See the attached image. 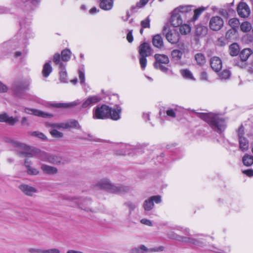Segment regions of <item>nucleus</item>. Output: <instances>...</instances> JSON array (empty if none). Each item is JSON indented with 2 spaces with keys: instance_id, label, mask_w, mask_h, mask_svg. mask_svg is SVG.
<instances>
[{
  "instance_id": "obj_40",
  "label": "nucleus",
  "mask_w": 253,
  "mask_h": 253,
  "mask_svg": "<svg viewBox=\"0 0 253 253\" xmlns=\"http://www.w3.org/2000/svg\"><path fill=\"white\" fill-rule=\"evenodd\" d=\"M116 154L119 156H123L126 154H128L127 146L126 145H123L121 146L120 150H117L116 151Z\"/></svg>"
},
{
  "instance_id": "obj_9",
  "label": "nucleus",
  "mask_w": 253,
  "mask_h": 253,
  "mask_svg": "<svg viewBox=\"0 0 253 253\" xmlns=\"http://www.w3.org/2000/svg\"><path fill=\"white\" fill-rule=\"evenodd\" d=\"M73 201H75L79 207L87 212H94V210L91 207L92 202L90 198H82L75 197L72 199Z\"/></svg>"
},
{
  "instance_id": "obj_22",
  "label": "nucleus",
  "mask_w": 253,
  "mask_h": 253,
  "mask_svg": "<svg viewBox=\"0 0 253 253\" xmlns=\"http://www.w3.org/2000/svg\"><path fill=\"white\" fill-rule=\"evenodd\" d=\"M185 46L183 44L181 45L180 47V50L174 49L171 52V55L172 58L176 61H179L181 58L183 53L185 51Z\"/></svg>"
},
{
  "instance_id": "obj_21",
  "label": "nucleus",
  "mask_w": 253,
  "mask_h": 253,
  "mask_svg": "<svg viewBox=\"0 0 253 253\" xmlns=\"http://www.w3.org/2000/svg\"><path fill=\"white\" fill-rule=\"evenodd\" d=\"M19 188L23 193L29 196H32L37 192V189L27 184H21L19 186Z\"/></svg>"
},
{
  "instance_id": "obj_16",
  "label": "nucleus",
  "mask_w": 253,
  "mask_h": 253,
  "mask_svg": "<svg viewBox=\"0 0 253 253\" xmlns=\"http://www.w3.org/2000/svg\"><path fill=\"white\" fill-rule=\"evenodd\" d=\"M237 12L241 17L246 18L250 14V9L248 4L244 2H240L237 7Z\"/></svg>"
},
{
  "instance_id": "obj_35",
  "label": "nucleus",
  "mask_w": 253,
  "mask_h": 253,
  "mask_svg": "<svg viewBox=\"0 0 253 253\" xmlns=\"http://www.w3.org/2000/svg\"><path fill=\"white\" fill-rule=\"evenodd\" d=\"M239 145L240 149L243 151H246L249 147L248 141L245 137L239 139Z\"/></svg>"
},
{
  "instance_id": "obj_49",
  "label": "nucleus",
  "mask_w": 253,
  "mask_h": 253,
  "mask_svg": "<svg viewBox=\"0 0 253 253\" xmlns=\"http://www.w3.org/2000/svg\"><path fill=\"white\" fill-rule=\"evenodd\" d=\"M31 135L32 136H36L38 138H40L42 139V140L46 139V137L45 136V135L43 133H42V132H40L39 131H33L31 133Z\"/></svg>"
},
{
  "instance_id": "obj_12",
  "label": "nucleus",
  "mask_w": 253,
  "mask_h": 253,
  "mask_svg": "<svg viewBox=\"0 0 253 253\" xmlns=\"http://www.w3.org/2000/svg\"><path fill=\"white\" fill-rule=\"evenodd\" d=\"M101 100V98L99 95L89 96L83 100L81 107L83 109L90 108L92 106L100 102Z\"/></svg>"
},
{
  "instance_id": "obj_46",
  "label": "nucleus",
  "mask_w": 253,
  "mask_h": 253,
  "mask_svg": "<svg viewBox=\"0 0 253 253\" xmlns=\"http://www.w3.org/2000/svg\"><path fill=\"white\" fill-rule=\"evenodd\" d=\"M177 111V108L176 107H175L173 109L169 108V109H168L166 111V114H167V116H168L169 117H172V118H175V116H176L175 112Z\"/></svg>"
},
{
  "instance_id": "obj_38",
  "label": "nucleus",
  "mask_w": 253,
  "mask_h": 253,
  "mask_svg": "<svg viewBox=\"0 0 253 253\" xmlns=\"http://www.w3.org/2000/svg\"><path fill=\"white\" fill-rule=\"evenodd\" d=\"M71 52L68 49L63 50L61 52V59L63 61H68L71 58Z\"/></svg>"
},
{
  "instance_id": "obj_60",
  "label": "nucleus",
  "mask_w": 253,
  "mask_h": 253,
  "mask_svg": "<svg viewBox=\"0 0 253 253\" xmlns=\"http://www.w3.org/2000/svg\"><path fill=\"white\" fill-rule=\"evenodd\" d=\"M126 39L127 41L130 43L133 42V37L132 36V30H130L128 32L126 36Z\"/></svg>"
},
{
  "instance_id": "obj_34",
  "label": "nucleus",
  "mask_w": 253,
  "mask_h": 253,
  "mask_svg": "<svg viewBox=\"0 0 253 253\" xmlns=\"http://www.w3.org/2000/svg\"><path fill=\"white\" fill-rule=\"evenodd\" d=\"M195 59L197 64L200 66H203L206 63V59L203 54L198 53L195 54Z\"/></svg>"
},
{
  "instance_id": "obj_52",
  "label": "nucleus",
  "mask_w": 253,
  "mask_h": 253,
  "mask_svg": "<svg viewBox=\"0 0 253 253\" xmlns=\"http://www.w3.org/2000/svg\"><path fill=\"white\" fill-rule=\"evenodd\" d=\"M125 205L128 208L130 212L134 211L136 207L134 203L130 201L125 203Z\"/></svg>"
},
{
  "instance_id": "obj_64",
  "label": "nucleus",
  "mask_w": 253,
  "mask_h": 253,
  "mask_svg": "<svg viewBox=\"0 0 253 253\" xmlns=\"http://www.w3.org/2000/svg\"><path fill=\"white\" fill-rule=\"evenodd\" d=\"M243 173L246 174L247 175L249 176H253V169H247L243 171Z\"/></svg>"
},
{
  "instance_id": "obj_37",
  "label": "nucleus",
  "mask_w": 253,
  "mask_h": 253,
  "mask_svg": "<svg viewBox=\"0 0 253 253\" xmlns=\"http://www.w3.org/2000/svg\"><path fill=\"white\" fill-rule=\"evenodd\" d=\"M218 75L221 80H227L229 79L231 73L229 70L225 69L219 73Z\"/></svg>"
},
{
  "instance_id": "obj_58",
  "label": "nucleus",
  "mask_w": 253,
  "mask_h": 253,
  "mask_svg": "<svg viewBox=\"0 0 253 253\" xmlns=\"http://www.w3.org/2000/svg\"><path fill=\"white\" fill-rule=\"evenodd\" d=\"M7 90V86L0 81V93L6 92Z\"/></svg>"
},
{
  "instance_id": "obj_14",
  "label": "nucleus",
  "mask_w": 253,
  "mask_h": 253,
  "mask_svg": "<svg viewBox=\"0 0 253 253\" xmlns=\"http://www.w3.org/2000/svg\"><path fill=\"white\" fill-rule=\"evenodd\" d=\"M164 250V247L163 246L148 249L145 246L141 245L139 247L133 249L132 252L134 253H149L162 252Z\"/></svg>"
},
{
  "instance_id": "obj_2",
  "label": "nucleus",
  "mask_w": 253,
  "mask_h": 253,
  "mask_svg": "<svg viewBox=\"0 0 253 253\" xmlns=\"http://www.w3.org/2000/svg\"><path fill=\"white\" fill-rule=\"evenodd\" d=\"M199 116L208 123L213 130L219 133L223 131L226 127L224 119L217 115L211 113H201Z\"/></svg>"
},
{
  "instance_id": "obj_61",
  "label": "nucleus",
  "mask_w": 253,
  "mask_h": 253,
  "mask_svg": "<svg viewBox=\"0 0 253 253\" xmlns=\"http://www.w3.org/2000/svg\"><path fill=\"white\" fill-rule=\"evenodd\" d=\"M238 136L239 139L244 137V127L242 126H241L238 129L237 131Z\"/></svg>"
},
{
  "instance_id": "obj_45",
  "label": "nucleus",
  "mask_w": 253,
  "mask_h": 253,
  "mask_svg": "<svg viewBox=\"0 0 253 253\" xmlns=\"http://www.w3.org/2000/svg\"><path fill=\"white\" fill-rule=\"evenodd\" d=\"M229 24L232 28H236L239 26V21L237 18H231L229 20Z\"/></svg>"
},
{
  "instance_id": "obj_55",
  "label": "nucleus",
  "mask_w": 253,
  "mask_h": 253,
  "mask_svg": "<svg viewBox=\"0 0 253 253\" xmlns=\"http://www.w3.org/2000/svg\"><path fill=\"white\" fill-rule=\"evenodd\" d=\"M79 77L80 81V83L81 84H83L84 83L85 81V76L84 72L81 70H79Z\"/></svg>"
},
{
  "instance_id": "obj_54",
  "label": "nucleus",
  "mask_w": 253,
  "mask_h": 253,
  "mask_svg": "<svg viewBox=\"0 0 253 253\" xmlns=\"http://www.w3.org/2000/svg\"><path fill=\"white\" fill-rule=\"evenodd\" d=\"M53 61L56 65H59L60 66V56L58 53H56L53 55Z\"/></svg>"
},
{
  "instance_id": "obj_57",
  "label": "nucleus",
  "mask_w": 253,
  "mask_h": 253,
  "mask_svg": "<svg viewBox=\"0 0 253 253\" xmlns=\"http://www.w3.org/2000/svg\"><path fill=\"white\" fill-rule=\"evenodd\" d=\"M30 253H43V250L36 248H30L28 249Z\"/></svg>"
},
{
  "instance_id": "obj_50",
  "label": "nucleus",
  "mask_w": 253,
  "mask_h": 253,
  "mask_svg": "<svg viewBox=\"0 0 253 253\" xmlns=\"http://www.w3.org/2000/svg\"><path fill=\"white\" fill-rule=\"evenodd\" d=\"M27 171L30 175H37L39 173V170L38 169L31 166L27 169Z\"/></svg>"
},
{
  "instance_id": "obj_31",
  "label": "nucleus",
  "mask_w": 253,
  "mask_h": 253,
  "mask_svg": "<svg viewBox=\"0 0 253 253\" xmlns=\"http://www.w3.org/2000/svg\"><path fill=\"white\" fill-rule=\"evenodd\" d=\"M239 46L236 43H232L229 46V53L232 56H236L238 55L239 52Z\"/></svg>"
},
{
  "instance_id": "obj_8",
  "label": "nucleus",
  "mask_w": 253,
  "mask_h": 253,
  "mask_svg": "<svg viewBox=\"0 0 253 253\" xmlns=\"http://www.w3.org/2000/svg\"><path fill=\"white\" fill-rule=\"evenodd\" d=\"M110 107L106 105L97 106L93 109V118L94 119H106L108 118Z\"/></svg>"
},
{
  "instance_id": "obj_4",
  "label": "nucleus",
  "mask_w": 253,
  "mask_h": 253,
  "mask_svg": "<svg viewBox=\"0 0 253 253\" xmlns=\"http://www.w3.org/2000/svg\"><path fill=\"white\" fill-rule=\"evenodd\" d=\"M30 83L31 81L29 79H19L12 83L11 89L15 96L21 97L29 89Z\"/></svg>"
},
{
  "instance_id": "obj_56",
  "label": "nucleus",
  "mask_w": 253,
  "mask_h": 253,
  "mask_svg": "<svg viewBox=\"0 0 253 253\" xmlns=\"http://www.w3.org/2000/svg\"><path fill=\"white\" fill-rule=\"evenodd\" d=\"M43 253H60V251L57 248L43 250Z\"/></svg>"
},
{
  "instance_id": "obj_32",
  "label": "nucleus",
  "mask_w": 253,
  "mask_h": 253,
  "mask_svg": "<svg viewBox=\"0 0 253 253\" xmlns=\"http://www.w3.org/2000/svg\"><path fill=\"white\" fill-rule=\"evenodd\" d=\"M52 68L49 63H46L44 64L42 73L44 77H47L52 72Z\"/></svg>"
},
{
  "instance_id": "obj_43",
  "label": "nucleus",
  "mask_w": 253,
  "mask_h": 253,
  "mask_svg": "<svg viewBox=\"0 0 253 253\" xmlns=\"http://www.w3.org/2000/svg\"><path fill=\"white\" fill-rule=\"evenodd\" d=\"M49 126L52 128H57L59 129H66L65 122L60 123H51L49 124Z\"/></svg>"
},
{
  "instance_id": "obj_3",
  "label": "nucleus",
  "mask_w": 253,
  "mask_h": 253,
  "mask_svg": "<svg viewBox=\"0 0 253 253\" xmlns=\"http://www.w3.org/2000/svg\"><path fill=\"white\" fill-rule=\"evenodd\" d=\"M100 189L114 194H124L129 191V188L124 185H116L112 184L108 179H102L96 184Z\"/></svg>"
},
{
  "instance_id": "obj_39",
  "label": "nucleus",
  "mask_w": 253,
  "mask_h": 253,
  "mask_svg": "<svg viewBox=\"0 0 253 253\" xmlns=\"http://www.w3.org/2000/svg\"><path fill=\"white\" fill-rule=\"evenodd\" d=\"M207 33V28L202 26H197L195 30V33L197 35L201 36L206 35Z\"/></svg>"
},
{
  "instance_id": "obj_33",
  "label": "nucleus",
  "mask_w": 253,
  "mask_h": 253,
  "mask_svg": "<svg viewBox=\"0 0 253 253\" xmlns=\"http://www.w3.org/2000/svg\"><path fill=\"white\" fill-rule=\"evenodd\" d=\"M181 74L183 78L186 79L195 81V79L193 76L192 73L188 69H183L180 71Z\"/></svg>"
},
{
  "instance_id": "obj_15",
  "label": "nucleus",
  "mask_w": 253,
  "mask_h": 253,
  "mask_svg": "<svg viewBox=\"0 0 253 253\" xmlns=\"http://www.w3.org/2000/svg\"><path fill=\"white\" fill-rule=\"evenodd\" d=\"M170 22L174 27H178L182 24V19L178 12V9H174L171 12Z\"/></svg>"
},
{
  "instance_id": "obj_42",
  "label": "nucleus",
  "mask_w": 253,
  "mask_h": 253,
  "mask_svg": "<svg viewBox=\"0 0 253 253\" xmlns=\"http://www.w3.org/2000/svg\"><path fill=\"white\" fill-rule=\"evenodd\" d=\"M241 30L244 32H248L252 29L251 24L248 22H244L240 26Z\"/></svg>"
},
{
  "instance_id": "obj_7",
  "label": "nucleus",
  "mask_w": 253,
  "mask_h": 253,
  "mask_svg": "<svg viewBox=\"0 0 253 253\" xmlns=\"http://www.w3.org/2000/svg\"><path fill=\"white\" fill-rule=\"evenodd\" d=\"M155 62L154 66L157 69L160 70L164 73H167L169 68L166 66L169 62V57L165 54H156L154 56Z\"/></svg>"
},
{
  "instance_id": "obj_29",
  "label": "nucleus",
  "mask_w": 253,
  "mask_h": 253,
  "mask_svg": "<svg viewBox=\"0 0 253 253\" xmlns=\"http://www.w3.org/2000/svg\"><path fill=\"white\" fill-rule=\"evenodd\" d=\"M169 237L171 239H176L178 241L185 243H190L192 244V240L193 238L187 237H183L177 234H174V236H169Z\"/></svg>"
},
{
  "instance_id": "obj_24",
  "label": "nucleus",
  "mask_w": 253,
  "mask_h": 253,
  "mask_svg": "<svg viewBox=\"0 0 253 253\" xmlns=\"http://www.w3.org/2000/svg\"><path fill=\"white\" fill-rule=\"evenodd\" d=\"M41 169L44 173L53 175L58 172V169L56 168L49 166L45 164L41 165Z\"/></svg>"
},
{
  "instance_id": "obj_59",
  "label": "nucleus",
  "mask_w": 253,
  "mask_h": 253,
  "mask_svg": "<svg viewBox=\"0 0 253 253\" xmlns=\"http://www.w3.org/2000/svg\"><path fill=\"white\" fill-rule=\"evenodd\" d=\"M140 222L144 225H148L149 226H152L153 224L150 220L146 219V218H143L140 220Z\"/></svg>"
},
{
  "instance_id": "obj_19",
  "label": "nucleus",
  "mask_w": 253,
  "mask_h": 253,
  "mask_svg": "<svg viewBox=\"0 0 253 253\" xmlns=\"http://www.w3.org/2000/svg\"><path fill=\"white\" fill-rule=\"evenodd\" d=\"M24 112L28 114L34 115L38 117H41L42 118H47L52 116L51 115L46 113L43 111L35 109H31L29 108H26L24 109Z\"/></svg>"
},
{
  "instance_id": "obj_36",
  "label": "nucleus",
  "mask_w": 253,
  "mask_h": 253,
  "mask_svg": "<svg viewBox=\"0 0 253 253\" xmlns=\"http://www.w3.org/2000/svg\"><path fill=\"white\" fill-rule=\"evenodd\" d=\"M242 161L245 166L249 167L253 164V156L246 154L243 157Z\"/></svg>"
},
{
  "instance_id": "obj_1",
  "label": "nucleus",
  "mask_w": 253,
  "mask_h": 253,
  "mask_svg": "<svg viewBox=\"0 0 253 253\" xmlns=\"http://www.w3.org/2000/svg\"><path fill=\"white\" fill-rule=\"evenodd\" d=\"M6 141L14 147L20 155L25 157H35L42 161L47 162L49 154L37 148H31L26 144L13 139H7Z\"/></svg>"
},
{
  "instance_id": "obj_17",
  "label": "nucleus",
  "mask_w": 253,
  "mask_h": 253,
  "mask_svg": "<svg viewBox=\"0 0 253 253\" xmlns=\"http://www.w3.org/2000/svg\"><path fill=\"white\" fill-rule=\"evenodd\" d=\"M19 121L18 117H9L8 114L3 112L0 114V122L6 123L10 125L14 126L16 123Z\"/></svg>"
},
{
  "instance_id": "obj_47",
  "label": "nucleus",
  "mask_w": 253,
  "mask_h": 253,
  "mask_svg": "<svg viewBox=\"0 0 253 253\" xmlns=\"http://www.w3.org/2000/svg\"><path fill=\"white\" fill-rule=\"evenodd\" d=\"M150 20L149 17H147L145 19L141 21V26L142 28H149L150 27Z\"/></svg>"
},
{
  "instance_id": "obj_44",
  "label": "nucleus",
  "mask_w": 253,
  "mask_h": 253,
  "mask_svg": "<svg viewBox=\"0 0 253 253\" xmlns=\"http://www.w3.org/2000/svg\"><path fill=\"white\" fill-rule=\"evenodd\" d=\"M205 10V8H203V7L199 8L198 9H195L194 10V15L192 18L193 21H194L198 19L199 15L201 14V13L203 11H204Z\"/></svg>"
},
{
  "instance_id": "obj_11",
  "label": "nucleus",
  "mask_w": 253,
  "mask_h": 253,
  "mask_svg": "<svg viewBox=\"0 0 253 253\" xmlns=\"http://www.w3.org/2000/svg\"><path fill=\"white\" fill-rule=\"evenodd\" d=\"M162 202L161 196L160 195L153 196L147 199H146L143 204V208L145 211H149L152 210L154 207L155 202L156 204H159Z\"/></svg>"
},
{
  "instance_id": "obj_10",
  "label": "nucleus",
  "mask_w": 253,
  "mask_h": 253,
  "mask_svg": "<svg viewBox=\"0 0 253 253\" xmlns=\"http://www.w3.org/2000/svg\"><path fill=\"white\" fill-rule=\"evenodd\" d=\"M253 54V51L250 48H245L239 53L240 60H235L234 64L235 66L243 68L246 66V61L249 57Z\"/></svg>"
},
{
  "instance_id": "obj_25",
  "label": "nucleus",
  "mask_w": 253,
  "mask_h": 253,
  "mask_svg": "<svg viewBox=\"0 0 253 253\" xmlns=\"http://www.w3.org/2000/svg\"><path fill=\"white\" fill-rule=\"evenodd\" d=\"M114 2L113 0H101L99 3V7L104 10H110L113 6Z\"/></svg>"
},
{
  "instance_id": "obj_51",
  "label": "nucleus",
  "mask_w": 253,
  "mask_h": 253,
  "mask_svg": "<svg viewBox=\"0 0 253 253\" xmlns=\"http://www.w3.org/2000/svg\"><path fill=\"white\" fill-rule=\"evenodd\" d=\"M193 244V245H194L196 246H198V247H203L205 246V243L204 242H203L202 241H201L200 240L195 239V238H193V239L192 240V244Z\"/></svg>"
},
{
  "instance_id": "obj_26",
  "label": "nucleus",
  "mask_w": 253,
  "mask_h": 253,
  "mask_svg": "<svg viewBox=\"0 0 253 253\" xmlns=\"http://www.w3.org/2000/svg\"><path fill=\"white\" fill-rule=\"evenodd\" d=\"M152 43L156 47L161 48L164 47L163 40L159 34L155 35L152 39Z\"/></svg>"
},
{
  "instance_id": "obj_53",
  "label": "nucleus",
  "mask_w": 253,
  "mask_h": 253,
  "mask_svg": "<svg viewBox=\"0 0 253 253\" xmlns=\"http://www.w3.org/2000/svg\"><path fill=\"white\" fill-rule=\"evenodd\" d=\"M200 79L201 81H203L209 82L208 75L205 71L201 72L200 76Z\"/></svg>"
},
{
  "instance_id": "obj_23",
  "label": "nucleus",
  "mask_w": 253,
  "mask_h": 253,
  "mask_svg": "<svg viewBox=\"0 0 253 253\" xmlns=\"http://www.w3.org/2000/svg\"><path fill=\"white\" fill-rule=\"evenodd\" d=\"M47 162L54 165H60L64 164L65 161L61 157L49 154Z\"/></svg>"
},
{
  "instance_id": "obj_13",
  "label": "nucleus",
  "mask_w": 253,
  "mask_h": 253,
  "mask_svg": "<svg viewBox=\"0 0 253 253\" xmlns=\"http://www.w3.org/2000/svg\"><path fill=\"white\" fill-rule=\"evenodd\" d=\"M223 20L219 16L212 17L210 21L209 26L211 30L213 31H218L223 26Z\"/></svg>"
},
{
  "instance_id": "obj_20",
  "label": "nucleus",
  "mask_w": 253,
  "mask_h": 253,
  "mask_svg": "<svg viewBox=\"0 0 253 253\" xmlns=\"http://www.w3.org/2000/svg\"><path fill=\"white\" fill-rule=\"evenodd\" d=\"M211 68L216 72H219L222 68V62L218 57H213L210 61Z\"/></svg>"
},
{
  "instance_id": "obj_6",
  "label": "nucleus",
  "mask_w": 253,
  "mask_h": 253,
  "mask_svg": "<svg viewBox=\"0 0 253 253\" xmlns=\"http://www.w3.org/2000/svg\"><path fill=\"white\" fill-rule=\"evenodd\" d=\"M163 33L170 43L176 44L179 42L180 35L175 28L170 29L169 25H166L163 28Z\"/></svg>"
},
{
  "instance_id": "obj_27",
  "label": "nucleus",
  "mask_w": 253,
  "mask_h": 253,
  "mask_svg": "<svg viewBox=\"0 0 253 253\" xmlns=\"http://www.w3.org/2000/svg\"><path fill=\"white\" fill-rule=\"evenodd\" d=\"M60 80L63 83L67 82V74L65 70V65L63 63H60Z\"/></svg>"
},
{
  "instance_id": "obj_63",
  "label": "nucleus",
  "mask_w": 253,
  "mask_h": 253,
  "mask_svg": "<svg viewBox=\"0 0 253 253\" xmlns=\"http://www.w3.org/2000/svg\"><path fill=\"white\" fill-rule=\"evenodd\" d=\"M148 0H140L139 2L137 3V6L142 7L147 3Z\"/></svg>"
},
{
  "instance_id": "obj_28",
  "label": "nucleus",
  "mask_w": 253,
  "mask_h": 253,
  "mask_svg": "<svg viewBox=\"0 0 253 253\" xmlns=\"http://www.w3.org/2000/svg\"><path fill=\"white\" fill-rule=\"evenodd\" d=\"M66 129L76 128L80 129L81 126L78 122L75 120H70L65 122Z\"/></svg>"
},
{
  "instance_id": "obj_62",
  "label": "nucleus",
  "mask_w": 253,
  "mask_h": 253,
  "mask_svg": "<svg viewBox=\"0 0 253 253\" xmlns=\"http://www.w3.org/2000/svg\"><path fill=\"white\" fill-rule=\"evenodd\" d=\"M53 106L57 108H68L67 103H56L53 104Z\"/></svg>"
},
{
  "instance_id": "obj_5",
  "label": "nucleus",
  "mask_w": 253,
  "mask_h": 253,
  "mask_svg": "<svg viewBox=\"0 0 253 253\" xmlns=\"http://www.w3.org/2000/svg\"><path fill=\"white\" fill-rule=\"evenodd\" d=\"M139 60L141 68L144 70L147 65L146 57L149 56L152 53L150 45L147 42L141 44L139 46Z\"/></svg>"
},
{
  "instance_id": "obj_48",
  "label": "nucleus",
  "mask_w": 253,
  "mask_h": 253,
  "mask_svg": "<svg viewBox=\"0 0 253 253\" xmlns=\"http://www.w3.org/2000/svg\"><path fill=\"white\" fill-rule=\"evenodd\" d=\"M51 135L55 138H61L63 137V134L62 132L58 131L56 129H53L50 131Z\"/></svg>"
},
{
  "instance_id": "obj_18",
  "label": "nucleus",
  "mask_w": 253,
  "mask_h": 253,
  "mask_svg": "<svg viewBox=\"0 0 253 253\" xmlns=\"http://www.w3.org/2000/svg\"><path fill=\"white\" fill-rule=\"evenodd\" d=\"M121 112L122 108L119 105H116L113 108H110V112H109L108 118L117 121L121 118Z\"/></svg>"
},
{
  "instance_id": "obj_30",
  "label": "nucleus",
  "mask_w": 253,
  "mask_h": 253,
  "mask_svg": "<svg viewBox=\"0 0 253 253\" xmlns=\"http://www.w3.org/2000/svg\"><path fill=\"white\" fill-rule=\"evenodd\" d=\"M192 5H180L175 9H178V12L181 14L188 13L192 11Z\"/></svg>"
},
{
  "instance_id": "obj_41",
  "label": "nucleus",
  "mask_w": 253,
  "mask_h": 253,
  "mask_svg": "<svg viewBox=\"0 0 253 253\" xmlns=\"http://www.w3.org/2000/svg\"><path fill=\"white\" fill-rule=\"evenodd\" d=\"M179 27L180 32L182 35H186L191 31L190 27L187 24H181Z\"/></svg>"
}]
</instances>
